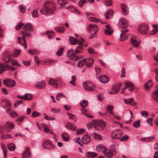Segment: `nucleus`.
I'll use <instances>...</instances> for the list:
<instances>
[{
  "mask_svg": "<svg viewBox=\"0 0 158 158\" xmlns=\"http://www.w3.org/2000/svg\"><path fill=\"white\" fill-rule=\"evenodd\" d=\"M44 11L46 12H49L50 14L54 13L56 8L54 2L52 1H47L44 4Z\"/></svg>",
  "mask_w": 158,
  "mask_h": 158,
  "instance_id": "f257e3e1",
  "label": "nucleus"
},
{
  "mask_svg": "<svg viewBox=\"0 0 158 158\" xmlns=\"http://www.w3.org/2000/svg\"><path fill=\"white\" fill-rule=\"evenodd\" d=\"M24 30L21 33L22 40L25 39L26 37H30L31 36V32L33 31V28L30 23L27 24L23 28Z\"/></svg>",
  "mask_w": 158,
  "mask_h": 158,
  "instance_id": "f03ea898",
  "label": "nucleus"
},
{
  "mask_svg": "<svg viewBox=\"0 0 158 158\" xmlns=\"http://www.w3.org/2000/svg\"><path fill=\"white\" fill-rule=\"evenodd\" d=\"M91 124L94 126L95 129L97 130H100L99 127H103L105 126L104 122L102 120H93Z\"/></svg>",
  "mask_w": 158,
  "mask_h": 158,
  "instance_id": "7ed1b4c3",
  "label": "nucleus"
},
{
  "mask_svg": "<svg viewBox=\"0 0 158 158\" xmlns=\"http://www.w3.org/2000/svg\"><path fill=\"white\" fill-rule=\"evenodd\" d=\"M17 69V67L11 66L9 64L4 63L1 64L0 62V73H1L4 71L7 70H10L14 71Z\"/></svg>",
  "mask_w": 158,
  "mask_h": 158,
  "instance_id": "20e7f679",
  "label": "nucleus"
},
{
  "mask_svg": "<svg viewBox=\"0 0 158 158\" xmlns=\"http://www.w3.org/2000/svg\"><path fill=\"white\" fill-rule=\"evenodd\" d=\"M83 86L85 89L89 91L94 90L95 89V85L89 81L84 82Z\"/></svg>",
  "mask_w": 158,
  "mask_h": 158,
  "instance_id": "39448f33",
  "label": "nucleus"
},
{
  "mask_svg": "<svg viewBox=\"0 0 158 158\" xmlns=\"http://www.w3.org/2000/svg\"><path fill=\"white\" fill-rule=\"evenodd\" d=\"M138 31L139 33L143 34L147 33L149 31V27L145 24H142L139 26Z\"/></svg>",
  "mask_w": 158,
  "mask_h": 158,
  "instance_id": "423d86ee",
  "label": "nucleus"
},
{
  "mask_svg": "<svg viewBox=\"0 0 158 158\" xmlns=\"http://www.w3.org/2000/svg\"><path fill=\"white\" fill-rule=\"evenodd\" d=\"M61 83V81L59 78H56V79H53L52 78L50 79L48 84L51 85L54 87L57 88L59 85H60Z\"/></svg>",
  "mask_w": 158,
  "mask_h": 158,
  "instance_id": "0eeeda50",
  "label": "nucleus"
},
{
  "mask_svg": "<svg viewBox=\"0 0 158 158\" xmlns=\"http://www.w3.org/2000/svg\"><path fill=\"white\" fill-rule=\"evenodd\" d=\"M14 125L11 121H7L4 126L5 131L7 132H9L14 127Z\"/></svg>",
  "mask_w": 158,
  "mask_h": 158,
  "instance_id": "6e6552de",
  "label": "nucleus"
},
{
  "mask_svg": "<svg viewBox=\"0 0 158 158\" xmlns=\"http://www.w3.org/2000/svg\"><path fill=\"white\" fill-rule=\"evenodd\" d=\"M42 147L45 149H52L55 148V146L50 141L48 140L44 141L42 144Z\"/></svg>",
  "mask_w": 158,
  "mask_h": 158,
  "instance_id": "1a4fd4ad",
  "label": "nucleus"
},
{
  "mask_svg": "<svg viewBox=\"0 0 158 158\" xmlns=\"http://www.w3.org/2000/svg\"><path fill=\"white\" fill-rule=\"evenodd\" d=\"M122 135V132L120 130L114 131L111 135V138L114 139H119Z\"/></svg>",
  "mask_w": 158,
  "mask_h": 158,
  "instance_id": "9d476101",
  "label": "nucleus"
},
{
  "mask_svg": "<svg viewBox=\"0 0 158 158\" xmlns=\"http://www.w3.org/2000/svg\"><path fill=\"white\" fill-rule=\"evenodd\" d=\"M3 83L5 86L9 88L14 87L16 84L15 81L12 80H4Z\"/></svg>",
  "mask_w": 158,
  "mask_h": 158,
  "instance_id": "9b49d317",
  "label": "nucleus"
},
{
  "mask_svg": "<svg viewBox=\"0 0 158 158\" xmlns=\"http://www.w3.org/2000/svg\"><path fill=\"white\" fill-rule=\"evenodd\" d=\"M98 30V28L95 24H91L89 25V30L91 34H93V32H94V34H96Z\"/></svg>",
  "mask_w": 158,
  "mask_h": 158,
  "instance_id": "f8f14e48",
  "label": "nucleus"
},
{
  "mask_svg": "<svg viewBox=\"0 0 158 158\" xmlns=\"http://www.w3.org/2000/svg\"><path fill=\"white\" fill-rule=\"evenodd\" d=\"M130 40L133 47L137 48L139 46V43L138 41L139 38L138 37L136 36L131 37H130Z\"/></svg>",
  "mask_w": 158,
  "mask_h": 158,
  "instance_id": "ddd939ff",
  "label": "nucleus"
},
{
  "mask_svg": "<svg viewBox=\"0 0 158 158\" xmlns=\"http://www.w3.org/2000/svg\"><path fill=\"white\" fill-rule=\"evenodd\" d=\"M124 84L125 88L128 89V90L130 91H132L135 89V87L134 85L130 81H126Z\"/></svg>",
  "mask_w": 158,
  "mask_h": 158,
  "instance_id": "4468645a",
  "label": "nucleus"
},
{
  "mask_svg": "<svg viewBox=\"0 0 158 158\" xmlns=\"http://www.w3.org/2000/svg\"><path fill=\"white\" fill-rule=\"evenodd\" d=\"M35 86L39 89H44L46 86V84L45 81H42L37 82L35 85Z\"/></svg>",
  "mask_w": 158,
  "mask_h": 158,
  "instance_id": "2eb2a0df",
  "label": "nucleus"
},
{
  "mask_svg": "<svg viewBox=\"0 0 158 158\" xmlns=\"http://www.w3.org/2000/svg\"><path fill=\"white\" fill-rule=\"evenodd\" d=\"M84 60L87 68L91 67L94 61V59L91 57L84 59Z\"/></svg>",
  "mask_w": 158,
  "mask_h": 158,
  "instance_id": "dca6fc26",
  "label": "nucleus"
},
{
  "mask_svg": "<svg viewBox=\"0 0 158 158\" xmlns=\"http://www.w3.org/2000/svg\"><path fill=\"white\" fill-rule=\"evenodd\" d=\"M118 25L122 28H126L128 26L127 20L124 18L121 19L119 21Z\"/></svg>",
  "mask_w": 158,
  "mask_h": 158,
  "instance_id": "f3484780",
  "label": "nucleus"
},
{
  "mask_svg": "<svg viewBox=\"0 0 158 158\" xmlns=\"http://www.w3.org/2000/svg\"><path fill=\"white\" fill-rule=\"evenodd\" d=\"M78 45L76 46L75 49V53L79 54L81 53V50L83 49V43H81L80 41L78 42Z\"/></svg>",
  "mask_w": 158,
  "mask_h": 158,
  "instance_id": "a211bd4d",
  "label": "nucleus"
},
{
  "mask_svg": "<svg viewBox=\"0 0 158 158\" xmlns=\"http://www.w3.org/2000/svg\"><path fill=\"white\" fill-rule=\"evenodd\" d=\"M128 30L127 29L121 31L120 38V41H123L127 39V36L126 34V33L128 32Z\"/></svg>",
  "mask_w": 158,
  "mask_h": 158,
  "instance_id": "6ab92c4d",
  "label": "nucleus"
},
{
  "mask_svg": "<svg viewBox=\"0 0 158 158\" xmlns=\"http://www.w3.org/2000/svg\"><path fill=\"white\" fill-rule=\"evenodd\" d=\"M91 140L90 136L87 135H84L81 138V142L85 144L89 143Z\"/></svg>",
  "mask_w": 158,
  "mask_h": 158,
  "instance_id": "aec40b11",
  "label": "nucleus"
},
{
  "mask_svg": "<svg viewBox=\"0 0 158 158\" xmlns=\"http://www.w3.org/2000/svg\"><path fill=\"white\" fill-rule=\"evenodd\" d=\"M121 5L123 15H127L128 12V8L127 5L124 3H121Z\"/></svg>",
  "mask_w": 158,
  "mask_h": 158,
  "instance_id": "412c9836",
  "label": "nucleus"
},
{
  "mask_svg": "<svg viewBox=\"0 0 158 158\" xmlns=\"http://www.w3.org/2000/svg\"><path fill=\"white\" fill-rule=\"evenodd\" d=\"M17 97L19 98L24 100H31L32 98V96L29 94H26L22 96L18 95Z\"/></svg>",
  "mask_w": 158,
  "mask_h": 158,
  "instance_id": "4be33fe9",
  "label": "nucleus"
},
{
  "mask_svg": "<svg viewBox=\"0 0 158 158\" xmlns=\"http://www.w3.org/2000/svg\"><path fill=\"white\" fill-rule=\"evenodd\" d=\"M4 61L8 62H9L10 64L16 66L18 67H20L21 65L16 60H11L9 59L8 60H7L6 59H4Z\"/></svg>",
  "mask_w": 158,
  "mask_h": 158,
  "instance_id": "5701e85b",
  "label": "nucleus"
},
{
  "mask_svg": "<svg viewBox=\"0 0 158 158\" xmlns=\"http://www.w3.org/2000/svg\"><path fill=\"white\" fill-rule=\"evenodd\" d=\"M30 151V148L29 147L26 148L24 152L22 154L23 158H29L31 156V154Z\"/></svg>",
  "mask_w": 158,
  "mask_h": 158,
  "instance_id": "b1692460",
  "label": "nucleus"
},
{
  "mask_svg": "<svg viewBox=\"0 0 158 158\" xmlns=\"http://www.w3.org/2000/svg\"><path fill=\"white\" fill-rule=\"evenodd\" d=\"M99 79L102 83H106L109 81V78L105 75H102L100 77Z\"/></svg>",
  "mask_w": 158,
  "mask_h": 158,
  "instance_id": "393cba45",
  "label": "nucleus"
},
{
  "mask_svg": "<svg viewBox=\"0 0 158 158\" xmlns=\"http://www.w3.org/2000/svg\"><path fill=\"white\" fill-rule=\"evenodd\" d=\"M156 88V89L153 93L152 97L155 101L158 102V88Z\"/></svg>",
  "mask_w": 158,
  "mask_h": 158,
  "instance_id": "a878e982",
  "label": "nucleus"
},
{
  "mask_svg": "<svg viewBox=\"0 0 158 158\" xmlns=\"http://www.w3.org/2000/svg\"><path fill=\"white\" fill-rule=\"evenodd\" d=\"M113 14V12L112 10L110 9L107 11L105 15V16L107 19L111 18Z\"/></svg>",
  "mask_w": 158,
  "mask_h": 158,
  "instance_id": "bb28decb",
  "label": "nucleus"
},
{
  "mask_svg": "<svg viewBox=\"0 0 158 158\" xmlns=\"http://www.w3.org/2000/svg\"><path fill=\"white\" fill-rule=\"evenodd\" d=\"M7 147L9 151H13L16 149L15 144L13 143H10L7 145Z\"/></svg>",
  "mask_w": 158,
  "mask_h": 158,
  "instance_id": "cd10ccee",
  "label": "nucleus"
},
{
  "mask_svg": "<svg viewBox=\"0 0 158 158\" xmlns=\"http://www.w3.org/2000/svg\"><path fill=\"white\" fill-rule=\"evenodd\" d=\"M97 154L93 152H88L86 155L88 158H94L97 155Z\"/></svg>",
  "mask_w": 158,
  "mask_h": 158,
  "instance_id": "c85d7f7f",
  "label": "nucleus"
},
{
  "mask_svg": "<svg viewBox=\"0 0 158 158\" xmlns=\"http://www.w3.org/2000/svg\"><path fill=\"white\" fill-rule=\"evenodd\" d=\"M55 62V61L54 60L47 59L44 60L43 63L46 65H49L54 63Z\"/></svg>",
  "mask_w": 158,
  "mask_h": 158,
  "instance_id": "c756f323",
  "label": "nucleus"
},
{
  "mask_svg": "<svg viewBox=\"0 0 158 158\" xmlns=\"http://www.w3.org/2000/svg\"><path fill=\"white\" fill-rule=\"evenodd\" d=\"M69 41L70 44H78V42H79V40L75 39L73 37L71 36L69 38Z\"/></svg>",
  "mask_w": 158,
  "mask_h": 158,
  "instance_id": "7c9ffc66",
  "label": "nucleus"
},
{
  "mask_svg": "<svg viewBox=\"0 0 158 158\" xmlns=\"http://www.w3.org/2000/svg\"><path fill=\"white\" fill-rule=\"evenodd\" d=\"M2 106L4 108L10 107L11 106V104L9 101L5 100L2 102Z\"/></svg>",
  "mask_w": 158,
  "mask_h": 158,
  "instance_id": "2f4dec72",
  "label": "nucleus"
},
{
  "mask_svg": "<svg viewBox=\"0 0 158 158\" xmlns=\"http://www.w3.org/2000/svg\"><path fill=\"white\" fill-rule=\"evenodd\" d=\"M55 30L58 33H62L64 32L65 28L64 27L61 26H58L55 27Z\"/></svg>",
  "mask_w": 158,
  "mask_h": 158,
  "instance_id": "473e14b6",
  "label": "nucleus"
},
{
  "mask_svg": "<svg viewBox=\"0 0 158 158\" xmlns=\"http://www.w3.org/2000/svg\"><path fill=\"white\" fill-rule=\"evenodd\" d=\"M154 139V136L149 137L147 138H142L141 139V141L142 142H149L152 141Z\"/></svg>",
  "mask_w": 158,
  "mask_h": 158,
  "instance_id": "72a5a7b5",
  "label": "nucleus"
},
{
  "mask_svg": "<svg viewBox=\"0 0 158 158\" xmlns=\"http://www.w3.org/2000/svg\"><path fill=\"white\" fill-rule=\"evenodd\" d=\"M113 109V106L110 105H108L106 107V110L107 111L111 114L114 115V113L112 111Z\"/></svg>",
  "mask_w": 158,
  "mask_h": 158,
  "instance_id": "f704fd0d",
  "label": "nucleus"
},
{
  "mask_svg": "<svg viewBox=\"0 0 158 158\" xmlns=\"http://www.w3.org/2000/svg\"><path fill=\"white\" fill-rule=\"evenodd\" d=\"M76 54H77V53H75V51H74L72 49L69 50L66 53L67 55L69 57H70L72 55Z\"/></svg>",
  "mask_w": 158,
  "mask_h": 158,
  "instance_id": "c9c22d12",
  "label": "nucleus"
},
{
  "mask_svg": "<svg viewBox=\"0 0 158 158\" xmlns=\"http://www.w3.org/2000/svg\"><path fill=\"white\" fill-rule=\"evenodd\" d=\"M10 53L9 52H4L2 55V59L4 61V59H6L7 60H8L10 59Z\"/></svg>",
  "mask_w": 158,
  "mask_h": 158,
  "instance_id": "e433bc0d",
  "label": "nucleus"
},
{
  "mask_svg": "<svg viewBox=\"0 0 158 158\" xmlns=\"http://www.w3.org/2000/svg\"><path fill=\"white\" fill-rule=\"evenodd\" d=\"M57 2L58 4L61 6H64L63 8L65 7V5L67 4V2L64 0H57Z\"/></svg>",
  "mask_w": 158,
  "mask_h": 158,
  "instance_id": "4c0bfd02",
  "label": "nucleus"
},
{
  "mask_svg": "<svg viewBox=\"0 0 158 158\" xmlns=\"http://www.w3.org/2000/svg\"><path fill=\"white\" fill-rule=\"evenodd\" d=\"M111 147L112 148H111V150L110 151L109 153H108V155H109L107 156L108 157H111L112 156H113V152H115V149L114 147V145H112Z\"/></svg>",
  "mask_w": 158,
  "mask_h": 158,
  "instance_id": "58836bf2",
  "label": "nucleus"
},
{
  "mask_svg": "<svg viewBox=\"0 0 158 158\" xmlns=\"http://www.w3.org/2000/svg\"><path fill=\"white\" fill-rule=\"evenodd\" d=\"M91 135L93 136V137L95 139L101 140L102 139L101 136L98 134H97L94 132L92 133L91 134Z\"/></svg>",
  "mask_w": 158,
  "mask_h": 158,
  "instance_id": "ea45409f",
  "label": "nucleus"
},
{
  "mask_svg": "<svg viewBox=\"0 0 158 158\" xmlns=\"http://www.w3.org/2000/svg\"><path fill=\"white\" fill-rule=\"evenodd\" d=\"M62 137L63 139L65 141H68L69 139V135L66 133L64 132L62 134Z\"/></svg>",
  "mask_w": 158,
  "mask_h": 158,
  "instance_id": "a19ab883",
  "label": "nucleus"
},
{
  "mask_svg": "<svg viewBox=\"0 0 158 158\" xmlns=\"http://www.w3.org/2000/svg\"><path fill=\"white\" fill-rule=\"evenodd\" d=\"M96 149L98 151L100 152L105 149V147L102 144H99L97 146Z\"/></svg>",
  "mask_w": 158,
  "mask_h": 158,
  "instance_id": "79ce46f5",
  "label": "nucleus"
},
{
  "mask_svg": "<svg viewBox=\"0 0 158 158\" xmlns=\"http://www.w3.org/2000/svg\"><path fill=\"white\" fill-rule=\"evenodd\" d=\"M21 51L18 49H15L12 53V55L13 56L16 57L20 54Z\"/></svg>",
  "mask_w": 158,
  "mask_h": 158,
  "instance_id": "37998d69",
  "label": "nucleus"
},
{
  "mask_svg": "<svg viewBox=\"0 0 158 158\" xmlns=\"http://www.w3.org/2000/svg\"><path fill=\"white\" fill-rule=\"evenodd\" d=\"M88 102L86 100H83L80 102V105L83 108L86 107L88 105Z\"/></svg>",
  "mask_w": 158,
  "mask_h": 158,
  "instance_id": "c03bdc74",
  "label": "nucleus"
},
{
  "mask_svg": "<svg viewBox=\"0 0 158 158\" xmlns=\"http://www.w3.org/2000/svg\"><path fill=\"white\" fill-rule=\"evenodd\" d=\"M153 26L154 30L151 31L150 33L151 35H154L156 33L157 31H158V26L156 25H153Z\"/></svg>",
  "mask_w": 158,
  "mask_h": 158,
  "instance_id": "a18cd8bd",
  "label": "nucleus"
},
{
  "mask_svg": "<svg viewBox=\"0 0 158 158\" xmlns=\"http://www.w3.org/2000/svg\"><path fill=\"white\" fill-rule=\"evenodd\" d=\"M134 100L133 98H130L127 99H124V102L125 104H128L132 102Z\"/></svg>",
  "mask_w": 158,
  "mask_h": 158,
  "instance_id": "49530a36",
  "label": "nucleus"
},
{
  "mask_svg": "<svg viewBox=\"0 0 158 158\" xmlns=\"http://www.w3.org/2000/svg\"><path fill=\"white\" fill-rule=\"evenodd\" d=\"M2 149L3 151L4 158H6L7 150L5 146L2 144Z\"/></svg>",
  "mask_w": 158,
  "mask_h": 158,
  "instance_id": "de8ad7c7",
  "label": "nucleus"
},
{
  "mask_svg": "<svg viewBox=\"0 0 158 158\" xmlns=\"http://www.w3.org/2000/svg\"><path fill=\"white\" fill-rule=\"evenodd\" d=\"M105 34L106 35H110L113 33L112 29H105L104 30Z\"/></svg>",
  "mask_w": 158,
  "mask_h": 158,
  "instance_id": "09e8293b",
  "label": "nucleus"
},
{
  "mask_svg": "<svg viewBox=\"0 0 158 158\" xmlns=\"http://www.w3.org/2000/svg\"><path fill=\"white\" fill-rule=\"evenodd\" d=\"M112 90L114 91V93L116 94L119 91V87L117 86V84H116L114 85L112 87Z\"/></svg>",
  "mask_w": 158,
  "mask_h": 158,
  "instance_id": "8fccbe9b",
  "label": "nucleus"
},
{
  "mask_svg": "<svg viewBox=\"0 0 158 158\" xmlns=\"http://www.w3.org/2000/svg\"><path fill=\"white\" fill-rule=\"evenodd\" d=\"M141 115L145 118H147L148 117L149 114L148 112L146 110L141 111L140 112Z\"/></svg>",
  "mask_w": 158,
  "mask_h": 158,
  "instance_id": "3c124183",
  "label": "nucleus"
},
{
  "mask_svg": "<svg viewBox=\"0 0 158 158\" xmlns=\"http://www.w3.org/2000/svg\"><path fill=\"white\" fill-rule=\"evenodd\" d=\"M71 57V60L73 61H77L78 59L81 58H79L77 56L76 54H75L74 55H72L70 57Z\"/></svg>",
  "mask_w": 158,
  "mask_h": 158,
  "instance_id": "603ef678",
  "label": "nucleus"
},
{
  "mask_svg": "<svg viewBox=\"0 0 158 158\" xmlns=\"http://www.w3.org/2000/svg\"><path fill=\"white\" fill-rule=\"evenodd\" d=\"M67 115L69 116V118L70 119H72L76 121L77 120V118L75 117L74 115L72 114L71 113H68Z\"/></svg>",
  "mask_w": 158,
  "mask_h": 158,
  "instance_id": "864d4df0",
  "label": "nucleus"
},
{
  "mask_svg": "<svg viewBox=\"0 0 158 158\" xmlns=\"http://www.w3.org/2000/svg\"><path fill=\"white\" fill-rule=\"evenodd\" d=\"M28 52L30 53H31L32 55H37L38 52L36 50L34 49H30L29 50Z\"/></svg>",
  "mask_w": 158,
  "mask_h": 158,
  "instance_id": "5fc2aeb1",
  "label": "nucleus"
},
{
  "mask_svg": "<svg viewBox=\"0 0 158 158\" xmlns=\"http://www.w3.org/2000/svg\"><path fill=\"white\" fill-rule=\"evenodd\" d=\"M40 115V114L38 112L36 111H34L32 113L31 116L32 118H35L36 117L39 116Z\"/></svg>",
  "mask_w": 158,
  "mask_h": 158,
  "instance_id": "6e6d98bb",
  "label": "nucleus"
},
{
  "mask_svg": "<svg viewBox=\"0 0 158 158\" xmlns=\"http://www.w3.org/2000/svg\"><path fill=\"white\" fill-rule=\"evenodd\" d=\"M64 50V48L63 47L60 48L59 50L58 51H57L56 52V55L58 56H61L63 53V52Z\"/></svg>",
  "mask_w": 158,
  "mask_h": 158,
  "instance_id": "4d7b16f0",
  "label": "nucleus"
},
{
  "mask_svg": "<svg viewBox=\"0 0 158 158\" xmlns=\"http://www.w3.org/2000/svg\"><path fill=\"white\" fill-rule=\"evenodd\" d=\"M19 8L22 13H24L26 11V8L23 5H20L19 6Z\"/></svg>",
  "mask_w": 158,
  "mask_h": 158,
  "instance_id": "13d9d810",
  "label": "nucleus"
},
{
  "mask_svg": "<svg viewBox=\"0 0 158 158\" xmlns=\"http://www.w3.org/2000/svg\"><path fill=\"white\" fill-rule=\"evenodd\" d=\"M133 126L136 128H138L140 125V121L138 120L137 121L135 122L133 124Z\"/></svg>",
  "mask_w": 158,
  "mask_h": 158,
  "instance_id": "bf43d9fd",
  "label": "nucleus"
},
{
  "mask_svg": "<svg viewBox=\"0 0 158 158\" xmlns=\"http://www.w3.org/2000/svg\"><path fill=\"white\" fill-rule=\"evenodd\" d=\"M46 33L47 34L48 37L49 39L52 38L54 35V32L52 31H51L50 32L48 31L46 32Z\"/></svg>",
  "mask_w": 158,
  "mask_h": 158,
  "instance_id": "052dcab7",
  "label": "nucleus"
},
{
  "mask_svg": "<svg viewBox=\"0 0 158 158\" xmlns=\"http://www.w3.org/2000/svg\"><path fill=\"white\" fill-rule=\"evenodd\" d=\"M2 139H10L11 138V136L9 134H7L5 135H3L1 137Z\"/></svg>",
  "mask_w": 158,
  "mask_h": 158,
  "instance_id": "680f3d73",
  "label": "nucleus"
},
{
  "mask_svg": "<svg viewBox=\"0 0 158 158\" xmlns=\"http://www.w3.org/2000/svg\"><path fill=\"white\" fill-rule=\"evenodd\" d=\"M31 15L33 17H37L38 16V10H35L33 11L32 14Z\"/></svg>",
  "mask_w": 158,
  "mask_h": 158,
  "instance_id": "e2e57ef3",
  "label": "nucleus"
},
{
  "mask_svg": "<svg viewBox=\"0 0 158 158\" xmlns=\"http://www.w3.org/2000/svg\"><path fill=\"white\" fill-rule=\"evenodd\" d=\"M113 2L112 0H106L105 4L106 6H110L112 5Z\"/></svg>",
  "mask_w": 158,
  "mask_h": 158,
  "instance_id": "0e129e2a",
  "label": "nucleus"
},
{
  "mask_svg": "<svg viewBox=\"0 0 158 158\" xmlns=\"http://www.w3.org/2000/svg\"><path fill=\"white\" fill-rule=\"evenodd\" d=\"M85 63L84 60V59H83V60H81L79 61L77 65L78 67H81L83 66Z\"/></svg>",
  "mask_w": 158,
  "mask_h": 158,
  "instance_id": "69168bd1",
  "label": "nucleus"
},
{
  "mask_svg": "<svg viewBox=\"0 0 158 158\" xmlns=\"http://www.w3.org/2000/svg\"><path fill=\"white\" fill-rule=\"evenodd\" d=\"M24 23H19L18 25H17L15 27V29L17 31L19 30L20 28L23 25H24Z\"/></svg>",
  "mask_w": 158,
  "mask_h": 158,
  "instance_id": "338daca9",
  "label": "nucleus"
},
{
  "mask_svg": "<svg viewBox=\"0 0 158 158\" xmlns=\"http://www.w3.org/2000/svg\"><path fill=\"white\" fill-rule=\"evenodd\" d=\"M129 138V137L127 135L124 136L122 138L120 139L121 141H124L127 140Z\"/></svg>",
  "mask_w": 158,
  "mask_h": 158,
  "instance_id": "774afa93",
  "label": "nucleus"
}]
</instances>
